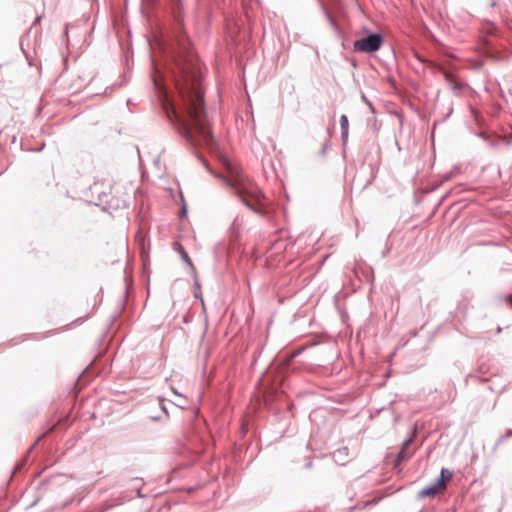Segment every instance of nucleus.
<instances>
[{
	"instance_id": "obj_1",
	"label": "nucleus",
	"mask_w": 512,
	"mask_h": 512,
	"mask_svg": "<svg viewBox=\"0 0 512 512\" xmlns=\"http://www.w3.org/2000/svg\"><path fill=\"white\" fill-rule=\"evenodd\" d=\"M166 1L171 21L158 39L163 70L151 57L155 70L152 82L157 90L165 93L167 81L174 85L180 104L167 99L163 103V110L185 141L193 147L199 145L200 138L211 144L214 137L206 123L202 73L193 43L185 29L183 0Z\"/></svg>"
},
{
	"instance_id": "obj_2",
	"label": "nucleus",
	"mask_w": 512,
	"mask_h": 512,
	"mask_svg": "<svg viewBox=\"0 0 512 512\" xmlns=\"http://www.w3.org/2000/svg\"><path fill=\"white\" fill-rule=\"evenodd\" d=\"M166 1L171 21L158 39L163 70L151 57L155 70L152 82L157 90L165 93L167 81L174 85L180 104L167 99L163 103V110L185 141L193 147L199 145L200 138L211 144L214 137L206 123L202 73L193 43L185 29L183 0Z\"/></svg>"
},
{
	"instance_id": "obj_3",
	"label": "nucleus",
	"mask_w": 512,
	"mask_h": 512,
	"mask_svg": "<svg viewBox=\"0 0 512 512\" xmlns=\"http://www.w3.org/2000/svg\"><path fill=\"white\" fill-rule=\"evenodd\" d=\"M228 176L221 177L234 195L251 211L261 217L268 214V205L263 191L241 171L227 163Z\"/></svg>"
},
{
	"instance_id": "obj_4",
	"label": "nucleus",
	"mask_w": 512,
	"mask_h": 512,
	"mask_svg": "<svg viewBox=\"0 0 512 512\" xmlns=\"http://www.w3.org/2000/svg\"><path fill=\"white\" fill-rule=\"evenodd\" d=\"M79 198L110 214L129 207V195L107 181H95L81 190Z\"/></svg>"
},
{
	"instance_id": "obj_5",
	"label": "nucleus",
	"mask_w": 512,
	"mask_h": 512,
	"mask_svg": "<svg viewBox=\"0 0 512 512\" xmlns=\"http://www.w3.org/2000/svg\"><path fill=\"white\" fill-rule=\"evenodd\" d=\"M383 42L384 37L381 33H369L366 37L356 40L353 49L356 52L373 53L381 48Z\"/></svg>"
},
{
	"instance_id": "obj_6",
	"label": "nucleus",
	"mask_w": 512,
	"mask_h": 512,
	"mask_svg": "<svg viewBox=\"0 0 512 512\" xmlns=\"http://www.w3.org/2000/svg\"><path fill=\"white\" fill-rule=\"evenodd\" d=\"M173 250L179 255L183 263L188 267L189 272L192 276H196V268L183 245L179 242L173 243Z\"/></svg>"
},
{
	"instance_id": "obj_7",
	"label": "nucleus",
	"mask_w": 512,
	"mask_h": 512,
	"mask_svg": "<svg viewBox=\"0 0 512 512\" xmlns=\"http://www.w3.org/2000/svg\"><path fill=\"white\" fill-rule=\"evenodd\" d=\"M472 308H473V305L471 304V302H470L467 298L462 299V300L458 303V305H457V307H456V309H455V311H454V313H455V315H454V316H455V318H456L460 323L465 322V321L467 320V318H468L469 311H470V309H472Z\"/></svg>"
},
{
	"instance_id": "obj_8",
	"label": "nucleus",
	"mask_w": 512,
	"mask_h": 512,
	"mask_svg": "<svg viewBox=\"0 0 512 512\" xmlns=\"http://www.w3.org/2000/svg\"><path fill=\"white\" fill-rule=\"evenodd\" d=\"M481 50L485 57L494 61H503L505 58L489 40H484Z\"/></svg>"
},
{
	"instance_id": "obj_9",
	"label": "nucleus",
	"mask_w": 512,
	"mask_h": 512,
	"mask_svg": "<svg viewBox=\"0 0 512 512\" xmlns=\"http://www.w3.org/2000/svg\"><path fill=\"white\" fill-rule=\"evenodd\" d=\"M453 477V471L449 470L448 468H441L439 476L433 481L435 485L441 489V491H444L447 487V484Z\"/></svg>"
},
{
	"instance_id": "obj_10",
	"label": "nucleus",
	"mask_w": 512,
	"mask_h": 512,
	"mask_svg": "<svg viewBox=\"0 0 512 512\" xmlns=\"http://www.w3.org/2000/svg\"><path fill=\"white\" fill-rule=\"evenodd\" d=\"M349 449L348 447H340L332 453L334 461L338 465H344L348 462Z\"/></svg>"
},
{
	"instance_id": "obj_11",
	"label": "nucleus",
	"mask_w": 512,
	"mask_h": 512,
	"mask_svg": "<svg viewBox=\"0 0 512 512\" xmlns=\"http://www.w3.org/2000/svg\"><path fill=\"white\" fill-rule=\"evenodd\" d=\"M441 489L438 488L435 483L432 481L429 485L424 487L418 492V498H426V497H434L437 494L441 493Z\"/></svg>"
},
{
	"instance_id": "obj_12",
	"label": "nucleus",
	"mask_w": 512,
	"mask_h": 512,
	"mask_svg": "<svg viewBox=\"0 0 512 512\" xmlns=\"http://www.w3.org/2000/svg\"><path fill=\"white\" fill-rule=\"evenodd\" d=\"M340 130L341 140L345 146L347 144L349 134V120L346 114H342L340 117Z\"/></svg>"
},
{
	"instance_id": "obj_13",
	"label": "nucleus",
	"mask_w": 512,
	"mask_h": 512,
	"mask_svg": "<svg viewBox=\"0 0 512 512\" xmlns=\"http://www.w3.org/2000/svg\"><path fill=\"white\" fill-rule=\"evenodd\" d=\"M192 277L194 278V282H193L194 298L200 302V304L202 305L203 308H205V302H204V299H203L202 293H201V285L197 279V275L192 276Z\"/></svg>"
},
{
	"instance_id": "obj_14",
	"label": "nucleus",
	"mask_w": 512,
	"mask_h": 512,
	"mask_svg": "<svg viewBox=\"0 0 512 512\" xmlns=\"http://www.w3.org/2000/svg\"><path fill=\"white\" fill-rule=\"evenodd\" d=\"M478 137L482 138L484 141L487 142V144L492 147V148H495L499 145V140L497 139H492L489 135H487L485 132H480L477 134Z\"/></svg>"
},
{
	"instance_id": "obj_15",
	"label": "nucleus",
	"mask_w": 512,
	"mask_h": 512,
	"mask_svg": "<svg viewBox=\"0 0 512 512\" xmlns=\"http://www.w3.org/2000/svg\"><path fill=\"white\" fill-rule=\"evenodd\" d=\"M172 403L176 407H178V408H180L182 410L186 409L188 407V405H189L188 399L185 396H183L182 394H179L177 402H172Z\"/></svg>"
},
{
	"instance_id": "obj_16",
	"label": "nucleus",
	"mask_w": 512,
	"mask_h": 512,
	"mask_svg": "<svg viewBox=\"0 0 512 512\" xmlns=\"http://www.w3.org/2000/svg\"><path fill=\"white\" fill-rule=\"evenodd\" d=\"M511 437H512V428L507 429L506 432L497 439L494 449H496L499 445H501L502 443H504L506 440L510 439Z\"/></svg>"
},
{
	"instance_id": "obj_17",
	"label": "nucleus",
	"mask_w": 512,
	"mask_h": 512,
	"mask_svg": "<svg viewBox=\"0 0 512 512\" xmlns=\"http://www.w3.org/2000/svg\"><path fill=\"white\" fill-rule=\"evenodd\" d=\"M409 457L406 451L400 450L395 458L394 467H397L402 461L409 459Z\"/></svg>"
},
{
	"instance_id": "obj_18",
	"label": "nucleus",
	"mask_w": 512,
	"mask_h": 512,
	"mask_svg": "<svg viewBox=\"0 0 512 512\" xmlns=\"http://www.w3.org/2000/svg\"><path fill=\"white\" fill-rule=\"evenodd\" d=\"M330 145H331L330 138H327V139L325 140V142L323 143V145H322V147H321L320 151H319V154H320L322 157H324V156L326 155L327 150H328V148L330 147Z\"/></svg>"
},
{
	"instance_id": "obj_19",
	"label": "nucleus",
	"mask_w": 512,
	"mask_h": 512,
	"mask_svg": "<svg viewBox=\"0 0 512 512\" xmlns=\"http://www.w3.org/2000/svg\"><path fill=\"white\" fill-rule=\"evenodd\" d=\"M495 301L498 302V303L510 302V301H512V294L505 295V296H498V297H496Z\"/></svg>"
},
{
	"instance_id": "obj_20",
	"label": "nucleus",
	"mask_w": 512,
	"mask_h": 512,
	"mask_svg": "<svg viewBox=\"0 0 512 512\" xmlns=\"http://www.w3.org/2000/svg\"><path fill=\"white\" fill-rule=\"evenodd\" d=\"M418 434V429H417V426L414 425L410 432L408 433L407 437L406 438H411V441L413 442L414 438L417 436Z\"/></svg>"
},
{
	"instance_id": "obj_21",
	"label": "nucleus",
	"mask_w": 512,
	"mask_h": 512,
	"mask_svg": "<svg viewBox=\"0 0 512 512\" xmlns=\"http://www.w3.org/2000/svg\"><path fill=\"white\" fill-rule=\"evenodd\" d=\"M412 443L411 438H405L402 442L400 450L406 451L408 446Z\"/></svg>"
},
{
	"instance_id": "obj_22",
	"label": "nucleus",
	"mask_w": 512,
	"mask_h": 512,
	"mask_svg": "<svg viewBox=\"0 0 512 512\" xmlns=\"http://www.w3.org/2000/svg\"><path fill=\"white\" fill-rule=\"evenodd\" d=\"M181 199H182V207H181V211H180V217H183V216H186L187 215V205L186 203L184 202V198L183 196H181Z\"/></svg>"
},
{
	"instance_id": "obj_23",
	"label": "nucleus",
	"mask_w": 512,
	"mask_h": 512,
	"mask_svg": "<svg viewBox=\"0 0 512 512\" xmlns=\"http://www.w3.org/2000/svg\"><path fill=\"white\" fill-rule=\"evenodd\" d=\"M125 295L123 296V298L119 301V304H118V308H119V313L122 312V310L124 309V306H125Z\"/></svg>"
},
{
	"instance_id": "obj_24",
	"label": "nucleus",
	"mask_w": 512,
	"mask_h": 512,
	"mask_svg": "<svg viewBox=\"0 0 512 512\" xmlns=\"http://www.w3.org/2000/svg\"><path fill=\"white\" fill-rule=\"evenodd\" d=\"M463 87H464V85L461 84V83H455V84L452 85V89L453 90H462Z\"/></svg>"
},
{
	"instance_id": "obj_25",
	"label": "nucleus",
	"mask_w": 512,
	"mask_h": 512,
	"mask_svg": "<svg viewBox=\"0 0 512 512\" xmlns=\"http://www.w3.org/2000/svg\"><path fill=\"white\" fill-rule=\"evenodd\" d=\"M159 403H160L161 409L166 412L167 408H166V405L164 404V399L162 397H159Z\"/></svg>"
},
{
	"instance_id": "obj_26",
	"label": "nucleus",
	"mask_w": 512,
	"mask_h": 512,
	"mask_svg": "<svg viewBox=\"0 0 512 512\" xmlns=\"http://www.w3.org/2000/svg\"><path fill=\"white\" fill-rule=\"evenodd\" d=\"M248 431V426L245 423L241 425V433L245 434Z\"/></svg>"
},
{
	"instance_id": "obj_27",
	"label": "nucleus",
	"mask_w": 512,
	"mask_h": 512,
	"mask_svg": "<svg viewBox=\"0 0 512 512\" xmlns=\"http://www.w3.org/2000/svg\"><path fill=\"white\" fill-rule=\"evenodd\" d=\"M118 314H114L110 317V324H113L117 319Z\"/></svg>"
},
{
	"instance_id": "obj_28",
	"label": "nucleus",
	"mask_w": 512,
	"mask_h": 512,
	"mask_svg": "<svg viewBox=\"0 0 512 512\" xmlns=\"http://www.w3.org/2000/svg\"><path fill=\"white\" fill-rule=\"evenodd\" d=\"M42 437H43V436L38 437V438L34 441V443L31 445V448H30V449H33V448L37 445V443L41 440V438H42Z\"/></svg>"
},
{
	"instance_id": "obj_29",
	"label": "nucleus",
	"mask_w": 512,
	"mask_h": 512,
	"mask_svg": "<svg viewBox=\"0 0 512 512\" xmlns=\"http://www.w3.org/2000/svg\"><path fill=\"white\" fill-rule=\"evenodd\" d=\"M373 179H374V177H372L369 181H367V183L364 185V188L369 186L372 183Z\"/></svg>"
},
{
	"instance_id": "obj_30",
	"label": "nucleus",
	"mask_w": 512,
	"mask_h": 512,
	"mask_svg": "<svg viewBox=\"0 0 512 512\" xmlns=\"http://www.w3.org/2000/svg\"><path fill=\"white\" fill-rule=\"evenodd\" d=\"M171 389H172V392H173L177 397H179V394H180V393H179L176 389H174L173 387H172Z\"/></svg>"
},
{
	"instance_id": "obj_31",
	"label": "nucleus",
	"mask_w": 512,
	"mask_h": 512,
	"mask_svg": "<svg viewBox=\"0 0 512 512\" xmlns=\"http://www.w3.org/2000/svg\"><path fill=\"white\" fill-rule=\"evenodd\" d=\"M150 418H151L152 420H159V419H160V417H159V416H157V415L151 416Z\"/></svg>"
},
{
	"instance_id": "obj_32",
	"label": "nucleus",
	"mask_w": 512,
	"mask_h": 512,
	"mask_svg": "<svg viewBox=\"0 0 512 512\" xmlns=\"http://www.w3.org/2000/svg\"><path fill=\"white\" fill-rule=\"evenodd\" d=\"M40 19H41V16L36 17V19H35V21H34V24H36V23L40 22Z\"/></svg>"
},
{
	"instance_id": "obj_33",
	"label": "nucleus",
	"mask_w": 512,
	"mask_h": 512,
	"mask_svg": "<svg viewBox=\"0 0 512 512\" xmlns=\"http://www.w3.org/2000/svg\"><path fill=\"white\" fill-rule=\"evenodd\" d=\"M137 495H138V497H140V498H141V497H143V495L141 494V490H140V489H137Z\"/></svg>"
},
{
	"instance_id": "obj_34",
	"label": "nucleus",
	"mask_w": 512,
	"mask_h": 512,
	"mask_svg": "<svg viewBox=\"0 0 512 512\" xmlns=\"http://www.w3.org/2000/svg\"><path fill=\"white\" fill-rule=\"evenodd\" d=\"M446 79H447L448 81H451V74L447 73V74H446Z\"/></svg>"
},
{
	"instance_id": "obj_35",
	"label": "nucleus",
	"mask_w": 512,
	"mask_h": 512,
	"mask_svg": "<svg viewBox=\"0 0 512 512\" xmlns=\"http://www.w3.org/2000/svg\"><path fill=\"white\" fill-rule=\"evenodd\" d=\"M495 406H496V400H494V402H493V404H492V406H491V409H494V408H495Z\"/></svg>"
},
{
	"instance_id": "obj_36",
	"label": "nucleus",
	"mask_w": 512,
	"mask_h": 512,
	"mask_svg": "<svg viewBox=\"0 0 512 512\" xmlns=\"http://www.w3.org/2000/svg\"><path fill=\"white\" fill-rule=\"evenodd\" d=\"M44 146H45V144H42V146L39 149H37V151L43 150Z\"/></svg>"
},
{
	"instance_id": "obj_37",
	"label": "nucleus",
	"mask_w": 512,
	"mask_h": 512,
	"mask_svg": "<svg viewBox=\"0 0 512 512\" xmlns=\"http://www.w3.org/2000/svg\"><path fill=\"white\" fill-rule=\"evenodd\" d=\"M311 466H312V463H311V462H309V463H307V464H306V467H307V468H310Z\"/></svg>"
},
{
	"instance_id": "obj_38",
	"label": "nucleus",
	"mask_w": 512,
	"mask_h": 512,
	"mask_svg": "<svg viewBox=\"0 0 512 512\" xmlns=\"http://www.w3.org/2000/svg\"><path fill=\"white\" fill-rule=\"evenodd\" d=\"M495 5H496V2H495V1H493V2L491 3V6H492V7H494Z\"/></svg>"
},
{
	"instance_id": "obj_39",
	"label": "nucleus",
	"mask_w": 512,
	"mask_h": 512,
	"mask_svg": "<svg viewBox=\"0 0 512 512\" xmlns=\"http://www.w3.org/2000/svg\"><path fill=\"white\" fill-rule=\"evenodd\" d=\"M369 107H371V110L374 111V107H372V104L369 103Z\"/></svg>"
},
{
	"instance_id": "obj_40",
	"label": "nucleus",
	"mask_w": 512,
	"mask_h": 512,
	"mask_svg": "<svg viewBox=\"0 0 512 512\" xmlns=\"http://www.w3.org/2000/svg\"><path fill=\"white\" fill-rule=\"evenodd\" d=\"M369 107H371V110L374 111V107H372V104L369 103Z\"/></svg>"
},
{
	"instance_id": "obj_41",
	"label": "nucleus",
	"mask_w": 512,
	"mask_h": 512,
	"mask_svg": "<svg viewBox=\"0 0 512 512\" xmlns=\"http://www.w3.org/2000/svg\"><path fill=\"white\" fill-rule=\"evenodd\" d=\"M148 1H149V2H151V3H154V2H155V0H148Z\"/></svg>"
}]
</instances>
